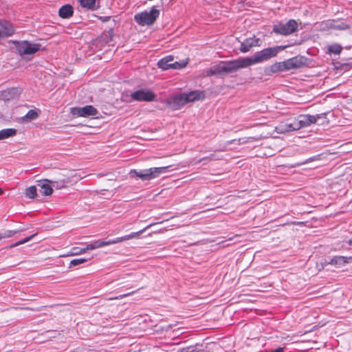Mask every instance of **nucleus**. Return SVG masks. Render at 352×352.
<instances>
[{
  "label": "nucleus",
  "mask_w": 352,
  "mask_h": 352,
  "mask_svg": "<svg viewBox=\"0 0 352 352\" xmlns=\"http://www.w3.org/2000/svg\"><path fill=\"white\" fill-rule=\"evenodd\" d=\"M250 139H252L253 140H257V138H249L248 140H250Z\"/></svg>",
  "instance_id": "37998d69"
},
{
  "label": "nucleus",
  "mask_w": 352,
  "mask_h": 352,
  "mask_svg": "<svg viewBox=\"0 0 352 352\" xmlns=\"http://www.w3.org/2000/svg\"><path fill=\"white\" fill-rule=\"evenodd\" d=\"M284 347H278L276 349L272 350L270 352H284Z\"/></svg>",
  "instance_id": "4c0bfd02"
},
{
  "label": "nucleus",
  "mask_w": 352,
  "mask_h": 352,
  "mask_svg": "<svg viewBox=\"0 0 352 352\" xmlns=\"http://www.w3.org/2000/svg\"><path fill=\"white\" fill-rule=\"evenodd\" d=\"M129 175L131 177H137L141 179L142 181H145V179H144L143 177V175H145V170L138 171L135 169H132L130 170Z\"/></svg>",
  "instance_id": "cd10ccee"
},
{
  "label": "nucleus",
  "mask_w": 352,
  "mask_h": 352,
  "mask_svg": "<svg viewBox=\"0 0 352 352\" xmlns=\"http://www.w3.org/2000/svg\"><path fill=\"white\" fill-rule=\"evenodd\" d=\"M25 195L27 197L34 199L37 195V189L35 186H31L25 190Z\"/></svg>",
  "instance_id": "a878e982"
},
{
  "label": "nucleus",
  "mask_w": 352,
  "mask_h": 352,
  "mask_svg": "<svg viewBox=\"0 0 352 352\" xmlns=\"http://www.w3.org/2000/svg\"><path fill=\"white\" fill-rule=\"evenodd\" d=\"M131 98L136 101L151 102L155 100L156 95L149 89H140L133 92Z\"/></svg>",
  "instance_id": "1a4fd4ad"
},
{
  "label": "nucleus",
  "mask_w": 352,
  "mask_h": 352,
  "mask_svg": "<svg viewBox=\"0 0 352 352\" xmlns=\"http://www.w3.org/2000/svg\"><path fill=\"white\" fill-rule=\"evenodd\" d=\"M298 26L294 19H290L286 23H278L274 25L272 31L276 34L287 36L296 32Z\"/></svg>",
  "instance_id": "0eeeda50"
},
{
  "label": "nucleus",
  "mask_w": 352,
  "mask_h": 352,
  "mask_svg": "<svg viewBox=\"0 0 352 352\" xmlns=\"http://www.w3.org/2000/svg\"><path fill=\"white\" fill-rule=\"evenodd\" d=\"M3 238H5V236H3V235H2L1 234H0V241H1L2 239H3Z\"/></svg>",
  "instance_id": "79ce46f5"
},
{
  "label": "nucleus",
  "mask_w": 352,
  "mask_h": 352,
  "mask_svg": "<svg viewBox=\"0 0 352 352\" xmlns=\"http://www.w3.org/2000/svg\"><path fill=\"white\" fill-rule=\"evenodd\" d=\"M210 160L211 158L210 157H204L202 159H200L197 161L198 163L201 162L202 160Z\"/></svg>",
  "instance_id": "58836bf2"
},
{
  "label": "nucleus",
  "mask_w": 352,
  "mask_h": 352,
  "mask_svg": "<svg viewBox=\"0 0 352 352\" xmlns=\"http://www.w3.org/2000/svg\"><path fill=\"white\" fill-rule=\"evenodd\" d=\"M96 249L100 248L106 245L116 244V239L109 241L98 240L94 242Z\"/></svg>",
  "instance_id": "393cba45"
},
{
  "label": "nucleus",
  "mask_w": 352,
  "mask_h": 352,
  "mask_svg": "<svg viewBox=\"0 0 352 352\" xmlns=\"http://www.w3.org/2000/svg\"><path fill=\"white\" fill-rule=\"evenodd\" d=\"M343 50V47L340 44H332L327 47V53L329 54L339 55Z\"/></svg>",
  "instance_id": "4be33fe9"
},
{
  "label": "nucleus",
  "mask_w": 352,
  "mask_h": 352,
  "mask_svg": "<svg viewBox=\"0 0 352 352\" xmlns=\"http://www.w3.org/2000/svg\"><path fill=\"white\" fill-rule=\"evenodd\" d=\"M285 47H267L256 52L252 57H243L246 67L262 63L268 59L276 56L279 50H283Z\"/></svg>",
  "instance_id": "20e7f679"
},
{
  "label": "nucleus",
  "mask_w": 352,
  "mask_h": 352,
  "mask_svg": "<svg viewBox=\"0 0 352 352\" xmlns=\"http://www.w3.org/2000/svg\"><path fill=\"white\" fill-rule=\"evenodd\" d=\"M246 64L243 57L238 58L229 61H221L213 65L206 71V76L227 74L236 72L237 70L245 68Z\"/></svg>",
  "instance_id": "7ed1b4c3"
},
{
  "label": "nucleus",
  "mask_w": 352,
  "mask_h": 352,
  "mask_svg": "<svg viewBox=\"0 0 352 352\" xmlns=\"http://www.w3.org/2000/svg\"><path fill=\"white\" fill-rule=\"evenodd\" d=\"M321 117L319 115H300L298 118L287 119L278 123L275 126V131L278 133H285L293 131L298 130L301 128L310 126L311 124L318 122V120Z\"/></svg>",
  "instance_id": "f257e3e1"
},
{
  "label": "nucleus",
  "mask_w": 352,
  "mask_h": 352,
  "mask_svg": "<svg viewBox=\"0 0 352 352\" xmlns=\"http://www.w3.org/2000/svg\"><path fill=\"white\" fill-rule=\"evenodd\" d=\"M88 261L87 258H75L70 261V267L71 266H76L80 264H82Z\"/></svg>",
  "instance_id": "2f4dec72"
},
{
  "label": "nucleus",
  "mask_w": 352,
  "mask_h": 352,
  "mask_svg": "<svg viewBox=\"0 0 352 352\" xmlns=\"http://www.w3.org/2000/svg\"><path fill=\"white\" fill-rule=\"evenodd\" d=\"M160 14V11L153 7L150 12H142L135 15L134 19L140 25H151L154 23Z\"/></svg>",
  "instance_id": "423d86ee"
},
{
  "label": "nucleus",
  "mask_w": 352,
  "mask_h": 352,
  "mask_svg": "<svg viewBox=\"0 0 352 352\" xmlns=\"http://www.w3.org/2000/svg\"><path fill=\"white\" fill-rule=\"evenodd\" d=\"M185 352H208V351L201 345L196 344L184 349Z\"/></svg>",
  "instance_id": "bb28decb"
},
{
  "label": "nucleus",
  "mask_w": 352,
  "mask_h": 352,
  "mask_svg": "<svg viewBox=\"0 0 352 352\" xmlns=\"http://www.w3.org/2000/svg\"><path fill=\"white\" fill-rule=\"evenodd\" d=\"M19 94V89L12 87L3 91L1 92V96L4 100H10L16 98Z\"/></svg>",
  "instance_id": "2eb2a0df"
},
{
  "label": "nucleus",
  "mask_w": 352,
  "mask_h": 352,
  "mask_svg": "<svg viewBox=\"0 0 352 352\" xmlns=\"http://www.w3.org/2000/svg\"><path fill=\"white\" fill-rule=\"evenodd\" d=\"M16 231L10 230L8 232L7 234L3 235V236H5V238L12 237V236H14L16 234Z\"/></svg>",
  "instance_id": "e433bc0d"
},
{
  "label": "nucleus",
  "mask_w": 352,
  "mask_h": 352,
  "mask_svg": "<svg viewBox=\"0 0 352 352\" xmlns=\"http://www.w3.org/2000/svg\"><path fill=\"white\" fill-rule=\"evenodd\" d=\"M38 117V113L34 109H30L25 115V118L28 120H33Z\"/></svg>",
  "instance_id": "c756f323"
},
{
  "label": "nucleus",
  "mask_w": 352,
  "mask_h": 352,
  "mask_svg": "<svg viewBox=\"0 0 352 352\" xmlns=\"http://www.w3.org/2000/svg\"><path fill=\"white\" fill-rule=\"evenodd\" d=\"M135 292V291H133L131 292H129V293H127V294H122V295H120L118 296L110 298L109 300H112L122 299V298H124L125 297H127V296H129L133 294Z\"/></svg>",
  "instance_id": "72a5a7b5"
},
{
  "label": "nucleus",
  "mask_w": 352,
  "mask_h": 352,
  "mask_svg": "<svg viewBox=\"0 0 352 352\" xmlns=\"http://www.w3.org/2000/svg\"><path fill=\"white\" fill-rule=\"evenodd\" d=\"M96 1V0H80V3L83 8L95 10L97 8Z\"/></svg>",
  "instance_id": "b1692460"
},
{
  "label": "nucleus",
  "mask_w": 352,
  "mask_h": 352,
  "mask_svg": "<svg viewBox=\"0 0 352 352\" xmlns=\"http://www.w3.org/2000/svg\"><path fill=\"white\" fill-rule=\"evenodd\" d=\"M70 113L77 117L95 116L98 114V110L92 105H86L83 107H72Z\"/></svg>",
  "instance_id": "9d476101"
},
{
  "label": "nucleus",
  "mask_w": 352,
  "mask_h": 352,
  "mask_svg": "<svg viewBox=\"0 0 352 352\" xmlns=\"http://www.w3.org/2000/svg\"><path fill=\"white\" fill-rule=\"evenodd\" d=\"M155 223H151L150 225H148L147 227H146L145 228L138 231V232H132L130 234H127V235H125V236H120V237H118L116 239V243H120V242H122L124 241H127V240H130V239H134V238H139L140 234H142L147 228L153 226V225H155Z\"/></svg>",
  "instance_id": "f3484780"
},
{
  "label": "nucleus",
  "mask_w": 352,
  "mask_h": 352,
  "mask_svg": "<svg viewBox=\"0 0 352 352\" xmlns=\"http://www.w3.org/2000/svg\"><path fill=\"white\" fill-rule=\"evenodd\" d=\"M36 234H32L21 241H19L18 242L16 243H14L12 245H10V248H14V247H16L18 245H22V244H24L28 241H30L31 239H32L34 238V236L36 235Z\"/></svg>",
  "instance_id": "7c9ffc66"
},
{
  "label": "nucleus",
  "mask_w": 352,
  "mask_h": 352,
  "mask_svg": "<svg viewBox=\"0 0 352 352\" xmlns=\"http://www.w3.org/2000/svg\"><path fill=\"white\" fill-rule=\"evenodd\" d=\"M173 60L174 58L173 56H167L158 61L157 66L163 70L169 69H180L185 67L188 63V59L180 62Z\"/></svg>",
  "instance_id": "6e6552de"
},
{
  "label": "nucleus",
  "mask_w": 352,
  "mask_h": 352,
  "mask_svg": "<svg viewBox=\"0 0 352 352\" xmlns=\"http://www.w3.org/2000/svg\"><path fill=\"white\" fill-rule=\"evenodd\" d=\"M234 142H237V144H243V143H245V142H249V140H247V141H242V140L241 138L238 139V140H230L229 142H228V144H232Z\"/></svg>",
  "instance_id": "c9c22d12"
},
{
  "label": "nucleus",
  "mask_w": 352,
  "mask_h": 352,
  "mask_svg": "<svg viewBox=\"0 0 352 352\" xmlns=\"http://www.w3.org/2000/svg\"><path fill=\"white\" fill-rule=\"evenodd\" d=\"M73 180L70 177H64L63 178H58L54 181H52V186L56 188L60 189L66 188Z\"/></svg>",
  "instance_id": "a211bd4d"
},
{
  "label": "nucleus",
  "mask_w": 352,
  "mask_h": 352,
  "mask_svg": "<svg viewBox=\"0 0 352 352\" xmlns=\"http://www.w3.org/2000/svg\"><path fill=\"white\" fill-rule=\"evenodd\" d=\"M23 309H30V310H32V311H34L35 310L33 308H28V307H26V308H22Z\"/></svg>",
  "instance_id": "ea45409f"
},
{
  "label": "nucleus",
  "mask_w": 352,
  "mask_h": 352,
  "mask_svg": "<svg viewBox=\"0 0 352 352\" xmlns=\"http://www.w3.org/2000/svg\"><path fill=\"white\" fill-rule=\"evenodd\" d=\"M74 11L73 8L70 5H65L62 6L58 10V14L60 17L63 19H67L73 15Z\"/></svg>",
  "instance_id": "aec40b11"
},
{
  "label": "nucleus",
  "mask_w": 352,
  "mask_h": 352,
  "mask_svg": "<svg viewBox=\"0 0 352 352\" xmlns=\"http://www.w3.org/2000/svg\"><path fill=\"white\" fill-rule=\"evenodd\" d=\"M170 166L162 167H153L148 169H145V175H143L145 181H148L159 177L160 175L167 172L168 168Z\"/></svg>",
  "instance_id": "f8f14e48"
},
{
  "label": "nucleus",
  "mask_w": 352,
  "mask_h": 352,
  "mask_svg": "<svg viewBox=\"0 0 352 352\" xmlns=\"http://www.w3.org/2000/svg\"><path fill=\"white\" fill-rule=\"evenodd\" d=\"M3 193V190L0 188V195H1Z\"/></svg>",
  "instance_id": "a19ab883"
},
{
  "label": "nucleus",
  "mask_w": 352,
  "mask_h": 352,
  "mask_svg": "<svg viewBox=\"0 0 352 352\" xmlns=\"http://www.w3.org/2000/svg\"><path fill=\"white\" fill-rule=\"evenodd\" d=\"M260 38H256L255 36L245 38L241 43L239 50L243 53L249 52L252 47L260 46Z\"/></svg>",
  "instance_id": "ddd939ff"
},
{
  "label": "nucleus",
  "mask_w": 352,
  "mask_h": 352,
  "mask_svg": "<svg viewBox=\"0 0 352 352\" xmlns=\"http://www.w3.org/2000/svg\"><path fill=\"white\" fill-rule=\"evenodd\" d=\"M285 61L287 70L299 69L306 65V58L302 56H296Z\"/></svg>",
  "instance_id": "9b49d317"
},
{
  "label": "nucleus",
  "mask_w": 352,
  "mask_h": 352,
  "mask_svg": "<svg viewBox=\"0 0 352 352\" xmlns=\"http://www.w3.org/2000/svg\"><path fill=\"white\" fill-rule=\"evenodd\" d=\"M83 248L85 250V253H86L88 250L96 249L94 242L92 243L87 245V246Z\"/></svg>",
  "instance_id": "f704fd0d"
},
{
  "label": "nucleus",
  "mask_w": 352,
  "mask_h": 352,
  "mask_svg": "<svg viewBox=\"0 0 352 352\" xmlns=\"http://www.w3.org/2000/svg\"><path fill=\"white\" fill-rule=\"evenodd\" d=\"M331 28L336 30H346L349 28V25L342 23L340 25H333Z\"/></svg>",
  "instance_id": "473e14b6"
},
{
  "label": "nucleus",
  "mask_w": 352,
  "mask_h": 352,
  "mask_svg": "<svg viewBox=\"0 0 352 352\" xmlns=\"http://www.w3.org/2000/svg\"><path fill=\"white\" fill-rule=\"evenodd\" d=\"M204 98V92L197 90L169 97L166 100V103L169 108L178 110L187 103L201 100Z\"/></svg>",
  "instance_id": "f03ea898"
},
{
  "label": "nucleus",
  "mask_w": 352,
  "mask_h": 352,
  "mask_svg": "<svg viewBox=\"0 0 352 352\" xmlns=\"http://www.w3.org/2000/svg\"><path fill=\"white\" fill-rule=\"evenodd\" d=\"M16 134L15 129H6L0 131V140L12 137Z\"/></svg>",
  "instance_id": "5701e85b"
},
{
  "label": "nucleus",
  "mask_w": 352,
  "mask_h": 352,
  "mask_svg": "<svg viewBox=\"0 0 352 352\" xmlns=\"http://www.w3.org/2000/svg\"><path fill=\"white\" fill-rule=\"evenodd\" d=\"M268 69H269L268 74L287 71L285 60L283 62H277V63L272 64L269 67Z\"/></svg>",
  "instance_id": "412c9836"
},
{
  "label": "nucleus",
  "mask_w": 352,
  "mask_h": 352,
  "mask_svg": "<svg viewBox=\"0 0 352 352\" xmlns=\"http://www.w3.org/2000/svg\"><path fill=\"white\" fill-rule=\"evenodd\" d=\"M302 222H298L297 224H302Z\"/></svg>",
  "instance_id": "a18cd8bd"
},
{
  "label": "nucleus",
  "mask_w": 352,
  "mask_h": 352,
  "mask_svg": "<svg viewBox=\"0 0 352 352\" xmlns=\"http://www.w3.org/2000/svg\"><path fill=\"white\" fill-rule=\"evenodd\" d=\"M82 254H85V250L84 248H78V247H74L71 249L69 253L67 254V256H76V255H80Z\"/></svg>",
  "instance_id": "c85d7f7f"
},
{
  "label": "nucleus",
  "mask_w": 352,
  "mask_h": 352,
  "mask_svg": "<svg viewBox=\"0 0 352 352\" xmlns=\"http://www.w3.org/2000/svg\"><path fill=\"white\" fill-rule=\"evenodd\" d=\"M14 43L17 52L23 58L35 54L41 50V47L39 43H32L28 41H14Z\"/></svg>",
  "instance_id": "39448f33"
},
{
  "label": "nucleus",
  "mask_w": 352,
  "mask_h": 352,
  "mask_svg": "<svg viewBox=\"0 0 352 352\" xmlns=\"http://www.w3.org/2000/svg\"><path fill=\"white\" fill-rule=\"evenodd\" d=\"M38 186L40 187V192L45 196H50L52 194L53 189L52 183L49 180L39 182Z\"/></svg>",
  "instance_id": "dca6fc26"
},
{
  "label": "nucleus",
  "mask_w": 352,
  "mask_h": 352,
  "mask_svg": "<svg viewBox=\"0 0 352 352\" xmlns=\"http://www.w3.org/2000/svg\"><path fill=\"white\" fill-rule=\"evenodd\" d=\"M351 257H346L342 256H336L331 258L329 264L333 265L337 267H341L344 266L345 264L349 263L350 260H351Z\"/></svg>",
  "instance_id": "6ab92c4d"
},
{
  "label": "nucleus",
  "mask_w": 352,
  "mask_h": 352,
  "mask_svg": "<svg viewBox=\"0 0 352 352\" xmlns=\"http://www.w3.org/2000/svg\"><path fill=\"white\" fill-rule=\"evenodd\" d=\"M349 243L350 245H352V239L349 241Z\"/></svg>",
  "instance_id": "c03bdc74"
},
{
  "label": "nucleus",
  "mask_w": 352,
  "mask_h": 352,
  "mask_svg": "<svg viewBox=\"0 0 352 352\" xmlns=\"http://www.w3.org/2000/svg\"><path fill=\"white\" fill-rule=\"evenodd\" d=\"M13 25L6 21H0V39L9 37L14 33Z\"/></svg>",
  "instance_id": "4468645a"
}]
</instances>
